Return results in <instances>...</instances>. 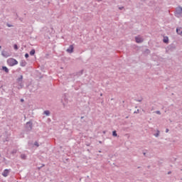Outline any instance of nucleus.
Instances as JSON below:
<instances>
[{"label":"nucleus","instance_id":"27","mask_svg":"<svg viewBox=\"0 0 182 182\" xmlns=\"http://www.w3.org/2000/svg\"><path fill=\"white\" fill-rule=\"evenodd\" d=\"M28 1H32V0H28Z\"/></svg>","mask_w":182,"mask_h":182},{"label":"nucleus","instance_id":"13","mask_svg":"<svg viewBox=\"0 0 182 182\" xmlns=\"http://www.w3.org/2000/svg\"><path fill=\"white\" fill-rule=\"evenodd\" d=\"M30 55H31V56H33V55H35V49H33V50H31L30 51Z\"/></svg>","mask_w":182,"mask_h":182},{"label":"nucleus","instance_id":"1","mask_svg":"<svg viewBox=\"0 0 182 182\" xmlns=\"http://www.w3.org/2000/svg\"><path fill=\"white\" fill-rule=\"evenodd\" d=\"M7 63L9 66H15L18 65V60H15V58H9L7 60Z\"/></svg>","mask_w":182,"mask_h":182},{"label":"nucleus","instance_id":"20","mask_svg":"<svg viewBox=\"0 0 182 182\" xmlns=\"http://www.w3.org/2000/svg\"><path fill=\"white\" fill-rule=\"evenodd\" d=\"M34 145H35V146H37V147H39V144H38V142H35V143H34Z\"/></svg>","mask_w":182,"mask_h":182},{"label":"nucleus","instance_id":"15","mask_svg":"<svg viewBox=\"0 0 182 182\" xmlns=\"http://www.w3.org/2000/svg\"><path fill=\"white\" fill-rule=\"evenodd\" d=\"M112 136H114V137H117V133L116 132V131L112 132Z\"/></svg>","mask_w":182,"mask_h":182},{"label":"nucleus","instance_id":"4","mask_svg":"<svg viewBox=\"0 0 182 182\" xmlns=\"http://www.w3.org/2000/svg\"><path fill=\"white\" fill-rule=\"evenodd\" d=\"M73 49H75V48L73 47V45H71L69 46V48L67 49V52L68 53H73Z\"/></svg>","mask_w":182,"mask_h":182},{"label":"nucleus","instance_id":"9","mask_svg":"<svg viewBox=\"0 0 182 182\" xmlns=\"http://www.w3.org/2000/svg\"><path fill=\"white\" fill-rule=\"evenodd\" d=\"M143 42V38L138 36L137 38V43H141Z\"/></svg>","mask_w":182,"mask_h":182},{"label":"nucleus","instance_id":"17","mask_svg":"<svg viewBox=\"0 0 182 182\" xmlns=\"http://www.w3.org/2000/svg\"><path fill=\"white\" fill-rule=\"evenodd\" d=\"M14 48L15 50H18V45L15 44L14 46Z\"/></svg>","mask_w":182,"mask_h":182},{"label":"nucleus","instance_id":"10","mask_svg":"<svg viewBox=\"0 0 182 182\" xmlns=\"http://www.w3.org/2000/svg\"><path fill=\"white\" fill-rule=\"evenodd\" d=\"M3 70H4V72H6V73H9V70L8 69V68L4 66L2 67Z\"/></svg>","mask_w":182,"mask_h":182},{"label":"nucleus","instance_id":"22","mask_svg":"<svg viewBox=\"0 0 182 182\" xmlns=\"http://www.w3.org/2000/svg\"><path fill=\"white\" fill-rule=\"evenodd\" d=\"M166 133H168V129H166Z\"/></svg>","mask_w":182,"mask_h":182},{"label":"nucleus","instance_id":"23","mask_svg":"<svg viewBox=\"0 0 182 182\" xmlns=\"http://www.w3.org/2000/svg\"><path fill=\"white\" fill-rule=\"evenodd\" d=\"M135 41L136 42H137V37H135Z\"/></svg>","mask_w":182,"mask_h":182},{"label":"nucleus","instance_id":"24","mask_svg":"<svg viewBox=\"0 0 182 182\" xmlns=\"http://www.w3.org/2000/svg\"><path fill=\"white\" fill-rule=\"evenodd\" d=\"M21 102H23V99H21Z\"/></svg>","mask_w":182,"mask_h":182},{"label":"nucleus","instance_id":"11","mask_svg":"<svg viewBox=\"0 0 182 182\" xmlns=\"http://www.w3.org/2000/svg\"><path fill=\"white\" fill-rule=\"evenodd\" d=\"M176 32L178 35H182V28H177Z\"/></svg>","mask_w":182,"mask_h":182},{"label":"nucleus","instance_id":"5","mask_svg":"<svg viewBox=\"0 0 182 182\" xmlns=\"http://www.w3.org/2000/svg\"><path fill=\"white\" fill-rule=\"evenodd\" d=\"M8 174H9V170L8 169H5L2 173V176H4V177H8Z\"/></svg>","mask_w":182,"mask_h":182},{"label":"nucleus","instance_id":"8","mask_svg":"<svg viewBox=\"0 0 182 182\" xmlns=\"http://www.w3.org/2000/svg\"><path fill=\"white\" fill-rule=\"evenodd\" d=\"M20 65L22 66L23 68L26 66V61H25L24 60H21L20 62Z\"/></svg>","mask_w":182,"mask_h":182},{"label":"nucleus","instance_id":"7","mask_svg":"<svg viewBox=\"0 0 182 182\" xmlns=\"http://www.w3.org/2000/svg\"><path fill=\"white\" fill-rule=\"evenodd\" d=\"M1 55H2L3 56H4V58H8V57L11 56V54L6 53V51H3V52L1 53Z\"/></svg>","mask_w":182,"mask_h":182},{"label":"nucleus","instance_id":"6","mask_svg":"<svg viewBox=\"0 0 182 182\" xmlns=\"http://www.w3.org/2000/svg\"><path fill=\"white\" fill-rule=\"evenodd\" d=\"M26 127H27L28 130H31L32 129V122H27Z\"/></svg>","mask_w":182,"mask_h":182},{"label":"nucleus","instance_id":"2","mask_svg":"<svg viewBox=\"0 0 182 182\" xmlns=\"http://www.w3.org/2000/svg\"><path fill=\"white\" fill-rule=\"evenodd\" d=\"M182 14V8L181 7H178L176 10V14L175 15L176 16H178L180 14Z\"/></svg>","mask_w":182,"mask_h":182},{"label":"nucleus","instance_id":"25","mask_svg":"<svg viewBox=\"0 0 182 182\" xmlns=\"http://www.w3.org/2000/svg\"><path fill=\"white\" fill-rule=\"evenodd\" d=\"M119 9H123V7H120Z\"/></svg>","mask_w":182,"mask_h":182},{"label":"nucleus","instance_id":"18","mask_svg":"<svg viewBox=\"0 0 182 182\" xmlns=\"http://www.w3.org/2000/svg\"><path fill=\"white\" fill-rule=\"evenodd\" d=\"M25 58H29V54L26 53V54H25Z\"/></svg>","mask_w":182,"mask_h":182},{"label":"nucleus","instance_id":"19","mask_svg":"<svg viewBox=\"0 0 182 182\" xmlns=\"http://www.w3.org/2000/svg\"><path fill=\"white\" fill-rule=\"evenodd\" d=\"M159 134H160V132L159 131H158L157 134L155 135L156 137H159Z\"/></svg>","mask_w":182,"mask_h":182},{"label":"nucleus","instance_id":"16","mask_svg":"<svg viewBox=\"0 0 182 182\" xmlns=\"http://www.w3.org/2000/svg\"><path fill=\"white\" fill-rule=\"evenodd\" d=\"M21 159H22L23 160H25V159H26V155L22 154L21 155Z\"/></svg>","mask_w":182,"mask_h":182},{"label":"nucleus","instance_id":"3","mask_svg":"<svg viewBox=\"0 0 182 182\" xmlns=\"http://www.w3.org/2000/svg\"><path fill=\"white\" fill-rule=\"evenodd\" d=\"M23 80V75H21L20 77H18L17 79V82L20 85L21 87H22V86H23V85L22 84V80Z\"/></svg>","mask_w":182,"mask_h":182},{"label":"nucleus","instance_id":"14","mask_svg":"<svg viewBox=\"0 0 182 182\" xmlns=\"http://www.w3.org/2000/svg\"><path fill=\"white\" fill-rule=\"evenodd\" d=\"M164 43H168V38L166 37L164 38Z\"/></svg>","mask_w":182,"mask_h":182},{"label":"nucleus","instance_id":"26","mask_svg":"<svg viewBox=\"0 0 182 182\" xmlns=\"http://www.w3.org/2000/svg\"><path fill=\"white\" fill-rule=\"evenodd\" d=\"M97 1H101L102 0H97Z\"/></svg>","mask_w":182,"mask_h":182},{"label":"nucleus","instance_id":"12","mask_svg":"<svg viewBox=\"0 0 182 182\" xmlns=\"http://www.w3.org/2000/svg\"><path fill=\"white\" fill-rule=\"evenodd\" d=\"M44 114H46V116H49L50 114V112H49V110H46L44 111Z\"/></svg>","mask_w":182,"mask_h":182},{"label":"nucleus","instance_id":"21","mask_svg":"<svg viewBox=\"0 0 182 182\" xmlns=\"http://www.w3.org/2000/svg\"><path fill=\"white\" fill-rule=\"evenodd\" d=\"M156 114H161V112L160 111H156Z\"/></svg>","mask_w":182,"mask_h":182}]
</instances>
